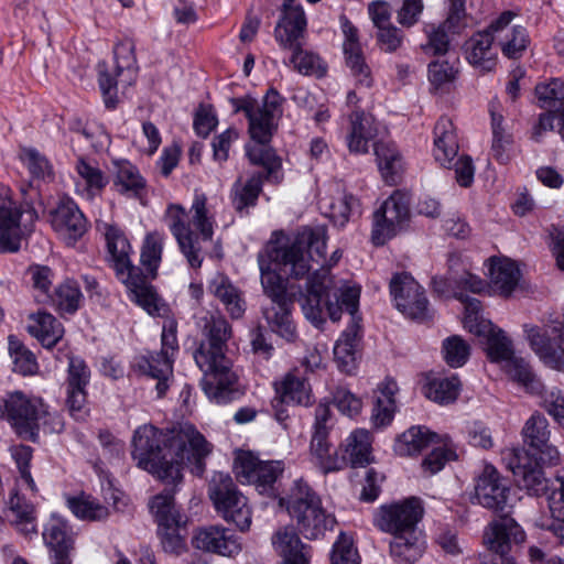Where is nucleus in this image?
Instances as JSON below:
<instances>
[{
	"label": "nucleus",
	"instance_id": "864d4df0",
	"mask_svg": "<svg viewBox=\"0 0 564 564\" xmlns=\"http://www.w3.org/2000/svg\"><path fill=\"white\" fill-rule=\"evenodd\" d=\"M458 393L459 381L456 377L433 380L424 387V395L438 404H449L454 402Z\"/></svg>",
	"mask_w": 564,
	"mask_h": 564
},
{
	"label": "nucleus",
	"instance_id": "dca6fc26",
	"mask_svg": "<svg viewBox=\"0 0 564 564\" xmlns=\"http://www.w3.org/2000/svg\"><path fill=\"white\" fill-rule=\"evenodd\" d=\"M7 420L22 438L35 441L39 420L46 413L39 399H29L21 392H13L4 401Z\"/></svg>",
	"mask_w": 564,
	"mask_h": 564
},
{
	"label": "nucleus",
	"instance_id": "a18cd8bd",
	"mask_svg": "<svg viewBox=\"0 0 564 564\" xmlns=\"http://www.w3.org/2000/svg\"><path fill=\"white\" fill-rule=\"evenodd\" d=\"M558 486L549 496L551 519L541 522V528L554 533L564 542V475L556 478Z\"/></svg>",
	"mask_w": 564,
	"mask_h": 564
},
{
	"label": "nucleus",
	"instance_id": "5701e85b",
	"mask_svg": "<svg viewBox=\"0 0 564 564\" xmlns=\"http://www.w3.org/2000/svg\"><path fill=\"white\" fill-rule=\"evenodd\" d=\"M10 188L0 184V253L20 249V220L23 210L10 197Z\"/></svg>",
	"mask_w": 564,
	"mask_h": 564
},
{
	"label": "nucleus",
	"instance_id": "72a5a7b5",
	"mask_svg": "<svg viewBox=\"0 0 564 564\" xmlns=\"http://www.w3.org/2000/svg\"><path fill=\"white\" fill-rule=\"evenodd\" d=\"M172 362L169 355H140L133 366L141 375L158 380L155 388L159 397H162L169 388L166 381L173 372Z\"/></svg>",
	"mask_w": 564,
	"mask_h": 564
},
{
	"label": "nucleus",
	"instance_id": "338daca9",
	"mask_svg": "<svg viewBox=\"0 0 564 564\" xmlns=\"http://www.w3.org/2000/svg\"><path fill=\"white\" fill-rule=\"evenodd\" d=\"M21 158L33 177L44 180L52 174L48 160L36 149H23Z\"/></svg>",
	"mask_w": 564,
	"mask_h": 564
},
{
	"label": "nucleus",
	"instance_id": "9b49d317",
	"mask_svg": "<svg viewBox=\"0 0 564 564\" xmlns=\"http://www.w3.org/2000/svg\"><path fill=\"white\" fill-rule=\"evenodd\" d=\"M208 497L217 513L227 522L235 523L241 531L249 530L251 509L227 473H214L208 482Z\"/></svg>",
	"mask_w": 564,
	"mask_h": 564
},
{
	"label": "nucleus",
	"instance_id": "f3484780",
	"mask_svg": "<svg viewBox=\"0 0 564 564\" xmlns=\"http://www.w3.org/2000/svg\"><path fill=\"white\" fill-rule=\"evenodd\" d=\"M550 430L546 417L535 412L524 423L522 429L523 443L527 449L516 454H529L544 465H557L561 454L555 445L550 443Z\"/></svg>",
	"mask_w": 564,
	"mask_h": 564
},
{
	"label": "nucleus",
	"instance_id": "9d476101",
	"mask_svg": "<svg viewBox=\"0 0 564 564\" xmlns=\"http://www.w3.org/2000/svg\"><path fill=\"white\" fill-rule=\"evenodd\" d=\"M284 100L274 87L267 90L261 105L250 95L229 99L234 113L243 112L248 119V132L253 141L251 145L272 148L270 142L283 115Z\"/></svg>",
	"mask_w": 564,
	"mask_h": 564
},
{
	"label": "nucleus",
	"instance_id": "4468645a",
	"mask_svg": "<svg viewBox=\"0 0 564 564\" xmlns=\"http://www.w3.org/2000/svg\"><path fill=\"white\" fill-rule=\"evenodd\" d=\"M116 67L115 73H110L106 62H99L98 84L104 96L105 106L113 109L118 102L117 86L119 83L131 84L135 63L134 44L131 40L119 43L115 48Z\"/></svg>",
	"mask_w": 564,
	"mask_h": 564
},
{
	"label": "nucleus",
	"instance_id": "2f4dec72",
	"mask_svg": "<svg viewBox=\"0 0 564 564\" xmlns=\"http://www.w3.org/2000/svg\"><path fill=\"white\" fill-rule=\"evenodd\" d=\"M350 132L347 135V145L350 152L367 153L368 143L377 135V128L372 116L364 110H354L349 116Z\"/></svg>",
	"mask_w": 564,
	"mask_h": 564
},
{
	"label": "nucleus",
	"instance_id": "6e6d98bb",
	"mask_svg": "<svg viewBox=\"0 0 564 564\" xmlns=\"http://www.w3.org/2000/svg\"><path fill=\"white\" fill-rule=\"evenodd\" d=\"M76 171L85 181L87 189L91 193H100L109 183V177L93 162L79 158Z\"/></svg>",
	"mask_w": 564,
	"mask_h": 564
},
{
	"label": "nucleus",
	"instance_id": "8fccbe9b",
	"mask_svg": "<svg viewBox=\"0 0 564 564\" xmlns=\"http://www.w3.org/2000/svg\"><path fill=\"white\" fill-rule=\"evenodd\" d=\"M534 93L541 108L557 112L564 110V78L539 83Z\"/></svg>",
	"mask_w": 564,
	"mask_h": 564
},
{
	"label": "nucleus",
	"instance_id": "393cba45",
	"mask_svg": "<svg viewBox=\"0 0 564 564\" xmlns=\"http://www.w3.org/2000/svg\"><path fill=\"white\" fill-rule=\"evenodd\" d=\"M306 30V18L301 6L293 0H284L281 18L274 29V37L284 50H293L303 45Z\"/></svg>",
	"mask_w": 564,
	"mask_h": 564
},
{
	"label": "nucleus",
	"instance_id": "f704fd0d",
	"mask_svg": "<svg viewBox=\"0 0 564 564\" xmlns=\"http://www.w3.org/2000/svg\"><path fill=\"white\" fill-rule=\"evenodd\" d=\"M210 292L224 304L232 319L241 318L246 312V302L241 291L225 275L214 279Z\"/></svg>",
	"mask_w": 564,
	"mask_h": 564
},
{
	"label": "nucleus",
	"instance_id": "680f3d73",
	"mask_svg": "<svg viewBox=\"0 0 564 564\" xmlns=\"http://www.w3.org/2000/svg\"><path fill=\"white\" fill-rule=\"evenodd\" d=\"M358 206V199L354 195L345 194L329 205V218L335 226L345 227Z\"/></svg>",
	"mask_w": 564,
	"mask_h": 564
},
{
	"label": "nucleus",
	"instance_id": "c85d7f7f",
	"mask_svg": "<svg viewBox=\"0 0 564 564\" xmlns=\"http://www.w3.org/2000/svg\"><path fill=\"white\" fill-rule=\"evenodd\" d=\"M325 432H313L310 443V459L323 473L341 470L347 466V457L339 451H333Z\"/></svg>",
	"mask_w": 564,
	"mask_h": 564
},
{
	"label": "nucleus",
	"instance_id": "473e14b6",
	"mask_svg": "<svg viewBox=\"0 0 564 564\" xmlns=\"http://www.w3.org/2000/svg\"><path fill=\"white\" fill-rule=\"evenodd\" d=\"M113 184L119 193L142 199L145 195L147 181L139 169L128 160L113 161Z\"/></svg>",
	"mask_w": 564,
	"mask_h": 564
},
{
	"label": "nucleus",
	"instance_id": "79ce46f5",
	"mask_svg": "<svg viewBox=\"0 0 564 564\" xmlns=\"http://www.w3.org/2000/svg\"><path fill=\"white\" fill-rule=\"evenodd\" d=\"M7 518L25 535L36 532L34 507L18 494L9 498Z\"/></svg>",
	"mask_w": 564,
	"mask_h": 564
},
{
	"label": "nucleus",
	"instance_id": "f257e3e1",
	"mask_svg": "<svg viewBox=\"0 0 564 564\" xmlns=\"http://www.w3.org/2000/svg\"><path fill=\"white\" fill-rule=\"evenodd\" d=\"M213 446L189 423L162 433L151 424L139 426L132 436V458L137 466L164 484L176 485L183 479L185 465L197 476L205 471V459Z\"/></svg>",
	"mask_w": 564,
	"mask_h": 564
},
{
	"label": "nucleus",
	"instance_id": "c03bdc74",
	"mask_svg": "<svg viewBox=\"0 0 564 564\" xmlns=\"http://www.w3.org/2000/svg\"><path fill=\"white\" fill-rule=\"evenodd\" d=\"M437 435L424 426H412L400 435L394 444V451L400 456L419 454L429 444L434 443Z\"/></svg>",
	"mask_w": 564,
	"mask_h": 564
},
{
	"label": "nucleus",
	"instance_id": "20e7f679",
	"mask_svg": "<svg viewBox=\"0 0 564 564\" xmlns=\"http://www.w3.org/2000/svg\"><path fill=\"white\" fill-rule=\"evenodd\" d=\"M360 289L346 286L340 290L339 296L335 294V303L330 301L329 286L326 275L315 271L305 283V289L299 292V303L305 318L315 327L322 328L327 317L338 322L343 311L350 315L351 321H361L359 315Z\"/></svg>",
	"mask_w": 564,
	"mask_h": 564
},
{
	"label": "nucleus",
	"instance_id": "4c0bfd02",
	"mask_svg": "<svg viewBox=\"0 0 564 564\" xmlns=\"http://www.w3.org/2000/svg\"><path fill=\"white\" fill-rule=\"evenodd\" d=\"M83 294L76 281L67 279L54 288L50 299L44 303L54 307L59 314L76 313L82 304Z\"/></svg>",
	"mask_w": 564,
	"mask_h": 564
},
{
	"label": "nucleus",
	"instance_id": "3c124183",
	"mask_svg": "<svg viewBox=\"0 0 564 564\" xmlns=\"http://www.w3.org/2000/svg\"><path fill=\"white\" fill-rule=\"evenodd\" d=\"M70 511L80 520L100 521L108 517V508L89 496H78L67 499Z\"/></svg>",
	"mask_w": 564,
	"mask_h": 564
},
{
	"label": "nucleus",
	"instance_id": "49530a36",
	"mask_svg": "<svg viewBox=\"0 0 564 564\" xmlns=\"http://www.w3.org/2000/svg\"><path fill=\"white\" fill-rule=\"evenodd\" d=\"M496 43L500 46L506 57L509 59H519L523 56L530 44V36L524 26L514 25L497 34Z\"/></svg>",
	"mask_w": 564,
	"mask_h": 564
},
{
	"label": "nucleus",
	"instance_id": "aec40b11",
	"mask_svg": "<svg viewBox=\"0 0 564 564\" xmlns=\"http://www.w3.org/2000/svg\"><path fill=\"white\" fill-rule=\"evenodd\" d=\"M68 376L66 381V404L75 420H84L87 415L86 387L90 379V370L79 355L68 356Z\"/></svg>",
	"mask_w": 564,
	"mask_h": 564
},
{
	"label": "nucleus",
	"instance_id": "a19ab883",
	"mask_svg": "<svg viewBox=\"0 0 564 564\" xmlns=\"http://www.w3.org/2000/svg\"><path fill=\"white\" fill-rule=\"evenodd\" d=\"M275 390L282 403L305 406L312 403L310 384L305 379H301L292 372H289L284 379L276 384Z\"/></svg>",
	"mask_w": 564,
	"mask_h": 564
},
{
	"label": "nucleus",
	"instance_id": "774afa93",
	"mask_svg": "<svg viewBox=\"0 0 564 564\" xmlns=\"http://www.w3.org/2000/svg\"><path fill=\"white\" fill-rule=\"evenodd\" d=\"M333 402L345 415L352 417L360 413L362 401L346 388H337L333 394Z\"/></svg>",
	"mask_w": 564,
	"mask_h": 564
},
{
	"label": "nucleus",
	"instance_id": "39448f33",
	"mask_svg": "<svg viewBox=\"0 0 564 564\" xmlns=\"http://www.w3.org/2000/svg\"><path fill=\"white\" fill-rule=\"evenodd\" d=\"M205 195H196L191 207L193 213L191 223L187 220V212L180 204H170L165 210V219L169 228L177 241L181 252L186 258L191 268L202 267V247L199 237L191 228V224L197 229L203 241H210L214 236L213 219L208 217Z\"/></svg>",
	"mask_w": 564,
	"mask_h": 564
},
{
	"label": "nucleus",
	"instance_id": "7c9ffc66",
	"mask_svg": "<svg viewBox=\"0 0 564 564\" xmlns=\"http://www.w3.org/2000/svg\"><path fill=\"white\" fill-rule=\"evenodd\" d=\"M43 540L54 551L56 564H70L68 553L73 549L74 540L63 519L52 517L48 520L43 531Z\"/></svg>",
	"mask_w": 564,
	"mask_h": 564
},
{
	"label": "nucleus",
	"instance_id": "423d86ee",
	"mask_svg": "<svg viewBox=\"0 0 564 564\" xmlns=\"http://www.w3.org/2000/svg\"><path fill=\"white\" fill-rule=\"evenodd\" d=\"M246 155L252 165L262 166L264 172H253L246 182L239 177L230 189L232 208L240 216H247L258 204L263 183L278 185L283 181L282 159L273 148L246 145Z\"/></svg>",
	"mask_w": 564,
	"mask_h": 564
},
{
	"label": "nucleus",
	"instance_id": "bb28decb",
	"mask_svg": "<svg viewBox=\"0 0 564 564\" xmlns=\"http://www.w3.org/2000/svg\"><path fill=\"white\" fill-rule=\"evenodd\" d=\"M489 361L497 365L505 373L530 393H540L542 383L531 371L525 360L517 355H488Z\"/></svg>",
	"mask_w": 564,
	"mask_h": 564
},
{
	"label": "nucleus",
	"instance_id": "6ab92c4d",
	"mask_svg": "<svg viewBox=\"0 0 564 564\" xmlns=\"http://www.w3.org/2000/svg\"><path fill=\"white\" fill-rule=\"evenodd\" d=\"M50 217L53 229L68 246H74L89 227L85 215L69 197L62 198Z\"/></svg>",
	"mask_w": 564,
	"mask_h": 564
},
{
	"label": "nucleus",
	"instance_id": "69168bd1",
	"mask_svg": "<svg viewBox=\"0 0 564 564\" xmlns=\"http://www.w3.org/2000/svg\"><path fill=\"white\" fill-rule=\"evenodd\" d=\"M11 455L17 463L20 473V480L28 489L35 492L36 486L29 469L32 458V448L25 445L13 446L11 448Z\"/></svg>",
	"mask_w": 564,
	"mask_h": 564
},
{
	"label": "nucleus",
	"instance_id": "f03ea898",
	"mask_svg": "<svg viewBox=\"0 0 564 564\" xmlns=\"http://www.w3.org/2000/svg\"><path fill=\"white\" fill-rule=\"evenodd\" d=\"M107 249L116 278L126 286L129 299L150 315H160V296L151 281L156 279L162 260L163 238L154 231L145 236L140 254L145 271L130 260L131 245L126 235L110 226L106 231Z\"/></svg>",
	"mask_w": 564,
	"mask_h": 564
},
{
	"label": "nucleus",
	"instance_id": "603ef678",
	"mask_svg": "<svg viewBox=\"0 0 564 564\" xmlns=\"http://www.w3.org/2000/svg\"><path fill=\"white\" fill-rule=\"evenodd\" d=\"M473 334L485 338L487 345L485 352H514L511 338L491 321L482 324Z\"/></svg>",
	"mask_w": 564,
	"mask_h": 564
},
{
	"label": "nucleus",
	"instance_id": "0eeeda50",
	"mask_svg": "<svg viewBox=\"0 0 564 564\" xmlns=\"http://www.w3.org/2000/svg\"><path fill=\"white\" fill-rule=\"evenodd\" d=\"M327 238L325 226H306L292 243L271 248L270 258L288 276L302 279L310 273V259L316 262L325 260Z\"/></svg>",
	"mask_w": 564,
	"mask_h": 564
},
{
	"label": "nucleus",
	"instance_id": "0e129e2a",
	"mask_svg": "<svg viewBox=\"0 0 564 564\" xmlns=\"http://www.w3.org/2000/svg\"><path fill=\"white\" fill-rule=\"evenodd\" d=\"M433 292L444 299H464L462 291H458L457 271L452 264L446 276H434L431 281Z\"/></svg>",
	"mask_w": 564,
	"mask_h": 564
},
{
	"label": "nucleus",
	"instance_id": "bf43d9fd",
	"mask_svg": "<svg viewBox=\"0 0 564 564\" xmlns=\"http://www.w3.org/2000/svg\"><path fill=\"white\" fill-rule=\"evenodd\" d=\"M427 41L422 44L425 54L432 56L445 55L449 51L451 35L440 25H430L425 28Z\"/></svg>",
	"mask_w": 564,
	"mask_h": 564
},
{
	"label": "nucleus",
	"instance_id": "09e8293b",
	"mask_svg": "<svg viewBox=\"0 0 564 564\" xmlns=\"http://www.w3.org/2000/svg\"><path fill=\"white\" fill-rule=\"evenodd\" d=\"M376 160L382 177L388 184H395L401 169V156L393 143H373Z\"/></svg>",
	"mask_w": 564,
	"mask_h": 564
},
{
	"label": "nucleus",
	"instance_id": "412c9836",
	"mask_svg": "<svg viewBox=\"0 0 564 564\" xmlns=\"http://www.w3.org/2000/svg\"><path fill=\"white\" fill-rule=\"evenodd\" d=\"M482 539L486 547L503 560L514 546L524 543L525 532L514 519L501 517L485 528Z\"/></svg>",
	"mask_w": 564,
	"mask_h": 564
},
{
	"label": "nucleus",
	"instance_id": "7ed1b4c3",
	"mask_svg": "<svg viewBox=\"0 0 564 564\" xmlns=\"http://www.w3.org/2000/svg\"><path fill=\"white\" fill-rule=\"evenodd\" d=\"M423 512L422 501L416 497H409L383 505L375 513V525L393 536L390 553L399 562L411 564L422 555L423 547L416 533V525Z\"/></svg>",
	"mask_w": 564,
	"mask_h": 564
},
{
	"label": "nucleus",
	"instance_id": "052dcab7",
	"mask_svg": "<svg viewBox=\"0 0 564 564\" xmlns=\"http://www.w3.org/2000/svg\"><path fill=\"white\" fill-rule=\"evenodd\" d=\"M332 564H359L358 551L350 535L341 532L333 545Z\"/></svg>",
	"mask_w": 564,
	"mask_h": 564
},
{
	"label": "nucleus",
	"instance_id": "37998d69",
	"mask_svg": "<svg viewBox=\"0 0 564 564\" xmlns=\"http://www.w3.org/2000/svg\"><path fill=\"white\" fill-rule=\"evenodd\" d=\"M521 272L516 262L505 259L492 261L490 280L496 290L503 296H509L517 288Z\"/></svg>",
	"mask_w": 564,
	"mask_h": 564
},
{
	"label": "nucleus",
	"instance_id": "c756f323",
	"mask_svg": "<svg viewBox=\"0 0 564 564\" xmlns=\"http://www.w3.org/2000/svg\"><path fill=\"white\" fill-rule=\"evenodd\" d=\"M433 133V156L442 166L451 169L459 149L454 123L448 117H441L435 123Z\"/></svg>",
	"mask_w": 564,
	"mask_h": 564
},
{
	"label": "nucleus",
	"instance_id": "e433bc0d",
	"mask_svg": "<svg viewBox=\"0 0 564 564\" xmlns=\"http://www.w3.org/2000/svg\"><path fill=\"white\" fill-rule=\"evenodd\" d=\"M182 481L183 479L176 485L172 484V489L165 488L151 499L149 507L160 525L174 528L183 523V517L176 509L173 498L176 487Z\"/></svg>",
	"mask_w": 564,
	"mask_h": 564
},
{
	"label": "nucleus",
	"instance_id": "cd10ccee",
	"mask_svg": "<svg viewBox=\"0 0 564 564\" xmlns=\"http://www.w3.org/2000/svg\"><path fill=\"white\" fill-rule=\"evenodd\" d=\"M272 546L283 564L296 563L312 558V547L301 541L291 525L279 528L271 538Z\"/></svg>",
	"mask_w": 564,
	"mask_h": 564
},
{
	"label": "nucleus",
	"instance_id": "4d7b16f0",
	"mask_svg": "<svg viewBox=\"0 0 564 564\" xmlns=\"http://www.w3.org/2000/svg\"><path fill=\"white\" fill-rule=\"evenodd\" d=\"M28 274L31 276L32 285L35 291V300L44 304L52 294L51 286L54 276L52 269L46 265H31L28 269Z\"/></svg>",
	"mask_w": 564,
	"mask_h": 564
},
{
	"label": "nucleus",
	"instance_id": "a211bd4d",
	"mask_svg": "<svg viewBox=\"0 0 564 564\" xmlns=\"http://www.w3.org/2000/svg\"><path fill=\"white\" fill-rule=\"evenodd\" d=\"M234 469L241 482L253 484L258 489L265 491L272 488L284 470L281 460H260L251 452H239L235 458Z\"/></svg>",
	"mask_w": 564,
	"mask_h": 564
},
{
	"label": "nucleus",
	"instance_id": "a878e982",
	"mask_svg": "<svg viewBox=\"0 0 564 564\" xmlns=\"http://www.w3.org/2000/svg\"><path fill=\"white\" fill-rule=\"evenodd\" d=\"M516 463L510 464L514 480L519 488L531 496H541L549 488V480L544 475L545 466L529 454H514Z\"/></svg>",
	"mask_w": 564,
	"mask_h": 564
},
{
	"label": "nucleus",
	"instance_id": "13d9d810",
	"mask_svg": "<svg viewBox=\"0 0 564 564\" xmlns=\"http://www.w3.org/2000/svg\"><path fill=\"white\" fill-rule=\"evenodd\" d=\"M345 55V62L351 74L358 79V82L367 87L372 84L371 70L369 65L366 63L365 55L360 47H354L343 50Z\"/></svg>",
	"mask_w": 564,
	"mask_h": 564
},
{
	"label": "nucleus",
	"instance_id": "1a4fd4ad",
	"mask_svg": "<svg viewBox=\"0 0 564 564\" xmlns=\"http://www.w3.org/2000/svg\"><path fill=\"white\" fill-rule=\"evenodd\" d=\"M269 261L259 254V267L261 271V284L264 293L271 299V306L264 308L263 315L272 330L288 341L296 337L295 325L292 319V306L294 295L288 293L286 280L275 272L276 269L286 274L271 258Z\"/></svg>",
	"mask_w": 564,
	"mask_h": 564
},
{
	"label": "nucleus",
	"instance_id": "ea45409f",
	"mask_svg": "<svg viewBox=\"0 0 564 564\" xmlns=\"http://www.w3.org/2000/svg\"><path fill=\"white\" fill-rule=\"evenodd\" d=\"M203 336L209 347L208 352H224L231 338L232 329L228 321L220 314H210L204 318Z\"/></svg>",
	"mask_w": 564,
	"mask_h": 564
},
{
	"label": "nucleus",
	"instance_id": "5fc2aeb1",
	"mask_svg": "<svg viewBox=\"0 0 564 564\" xmlns=\"http://www.w3.org/2000/svg\"><path fill=\"white\" fill-rule=\"evenodd\" d=\"M291 51L290 63L299 73L304 75H324L325 67L322 66V61L318 55L303 50V45H299Z\"/></svg>",
	"mask_w": 564,
	"mask_h": 564
},
{
	"label": "nucleus",
	"instance_id": "f8f14e48",
	"mask_svg": "<svg viewBox=\"0 0 564 564\" xmlns=\"http://www.w3.org/2000/svg\"><path fill=\"white\" fill-rule=\"evenodd\" d=\"M194 359L204 375L202 388L207 398L216 404L230 402L236 381L231 360L226 355H194Z\"/></svg>",
	"mask_w": 564,
	"mask_h": 564
},
{
	"label": "nucleus",
	"instance_id": "6e6552de",
	"mask_svg": "<svg viewBox=\"0 0 564 564\" xmlns=\"http://www.w3.org/2000/svg\"><path fill=\"white\" fill-rule=\"evenodd\" d=\"M279 506L296 521L305 539L315 540L333 530L336 520L322 507L319 497L303 480H295L289 494L279 499Z\"/></svg>",
	"mask_w": 564,
	"mask_h": 564
},
{
	"label": "nucleus",
	"instance_id": "58836bf2",
	"mask_svg": "<svg viewBox=\"0 0 564 564\" xmlns=\"http://www.w3.org/2000/svg\"><path fill=\"white\" fill-rule=\"evenodd\" d=\"M339 452L347 457V465L351 467L365 466L370 462L371 440L368 431L355 430L340 445Z\"/></svg>",
	"mask_w": 564,
	"mask_h": 564
},
{
	"label": "nucleus",
	"instance_id": "c9c22d12",
	"mask_svg": "<svg viewBox=\"0 0 564 564\" xmlns=\"http://www.w3.org/2000/svg\"><path fill=\"white\" fill-rule=\"evenodd\" d=\"M28 332L45 349H51L63 335L62 324L50 313L39 312L30 316Z\"/></svg>",
	"mask_w": 564,
	"mask_h": 564
},
{
	"label": "nucleus",
	"instance_id": "4be33fe9",
	"mask_svg": "<svg viewBox=\"0 0 564 564\" xmlns=\"http://www.w3.org/2000/svg\"><path fill=\"white\" fill-rule=\"evenodd\" d=\"M509 494L508 480L492 465H486L476 479V502L487 509L502 511L507 507Z\"/></svg>",
	"mask_w": 564,
	"mask_h": 564
},
{
	"label": "nucleus",
	"instance_id": "ddd939ff",
	"mask_svg": "<svg viewBox=\"0 0 564 564\" xmlns=\"http://www.w3.org/2000/svg\"><path fill=\"white\" fill-rule=\"evenodd\" d=\"M410 215V197L394 191L373 213L371 242L383 246L408 226Z\"/></svg>",
	"mask_w": 564,
	"mask_h": 564
},
{
	"label": "nucleus",
	"instance_id": "b1692460",
	"mask_svg": "<svg viewBox=\"0 0 564 564\" xmlns=\"http://www.w3.org/2000/svg\"><path fill=\"white\" fill-rule=\"evenodd\" d=\"M193 546L221 556L234 557L242 550L241 539L230 529L209 525L196 531Z\"/></svg>",
	"mask_w": 564,
	"mask_h": 564
},
{
	"label": "nucleus",
	"instance_id": "e2e57ef3",
	"mask_svg": "<svg viewBox=\"0 0 564 564\" xmlns=\"http://www.w3.org/2000/svg\"><path fill=\"white\" fill-rule=\"evenodd\" d=\"M457 74L458 68L447 59H437L429 64V80L435 89L453 83Z\"/></svg>",
	"mask_w": 564,
	"mask_h": 564
},
{
	"label": "nucleus",
	"instance_id": "de8ad7c7",
	"mask_svg": "<svg viewBox=\"0 0 564 564\" xmlns=\"http://www.w3.org/2000/svg\"><path fill=\"white\" fill-rule=\"evenodd\" d=\"M395 307L406 317L417 323H429L433 319V311L424 289L419 284L417 292L409 293V296H400Z\"/></svg>",
	"mask_w": 564,
	"mask_h": 564
},
{
	"label": "nucleus",
	"instance_id": "2eb2a0df",
	"mask_svg": "<svg viewBox=\"0 0 564 564\" xmlns=\"http://www.w3.org/2000/svg\"><path fill=\"white\" fill-rule=\"evenodd\" d=\"M513 18L514 13L512 11H503L485 30L476 32L465 42L466 58L471 65L486 72L494 69L496 58L491 52V46L496 42V35L502 33L510 25Z\"/></svg>",
	"mask_w": 564,
	"mask_h": 564
}]
</instances>
